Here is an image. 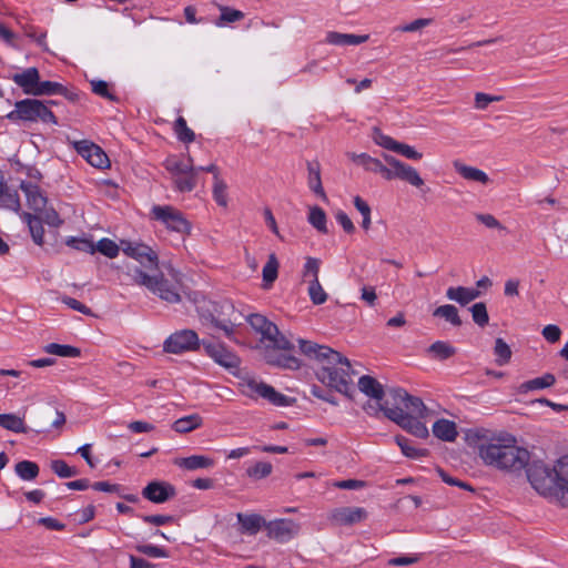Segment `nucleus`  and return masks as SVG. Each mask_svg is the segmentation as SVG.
Instances as JSON below:
<instances>
[{"label": "nucleus", "mask_w": 568, "mask_h": 568, "mask_svg": "<svg viewBox=\"0 0 568 568\" xmlns=\"http://www.w3.org/2000/svg\"><path fill=\"white\" fill-rule=\"evenodd\" d=\"M479 457L487 466L520 475L523 470L534 489L540 495H556L554 467L542 460H530L528 449L517 445L511 435L493 437L478 446Z\"/></svg>", "instance_id": "obj_1"}, {"label": "nucleus", "mask_w": 568, "mask_h": 568, "mask_svg": "<svg viewBox=\"0 0 568 568\" xmlns=\"http://www.w3.org/2000/svg\"><path fill=\"white\" fill-rule=\"evenodd\" d=\"M301 353L318 363L315 369L316 378L329 389V395L323 399L334 406L338 405L332 390H336L347 398H353L355 392L351 362L339 352L329 346L320 345L311 341L298 339Z\"/></svg>", "instance_id": "obj_2"}, {"label": "nucleus", "mask_w": 568, "mask_h": 568, "mask_svg": "<svg viewBox=\"0 0 568 568\" xmlns=\"http://www.w3.org/2000/svg\"><path fill=\"white\" fill-rule=\"evenodd\" d=\"M123 252L136 260L141 267L129 268L126 275L132 283L146 287L151 293L168 303H179L181 295L164 274L159 271V256L149 245L143 243H125Z\"/></svg>", "instance_id": "obj_3"}, {"label": "nucleus", "mask_w": 568, "mask_h": 568, "mask_svg": "<svg viewBox=\"0 0 568 568\" xmlns=\"http://www.w3.org/2000/svg\"><path fill=\"white\" fill-rule=\"evenodd\" d=\"M202 320L210 322L216 328L224 332L231 341L234 337V327L242 324L244 315L237 312L233 303L229 300L204 302L199 307Z\"/></svg>", "instance_id": "obj_4"}, {"label": "nucleus", "mask_w": 568, "mask_h": 568, "mask_svg": "<svg viewBox=\"0 0 568 568\" xmlns=\"http://www.w3.org/2000/svg\"><path fill=\"white\" fill-rule=\"evenodd\" d=\"M6 118L12 122L28 121L58 124L57 116L44 102L37 99H23L17 101L14 110L10 111Z\"/></svg>", "instance_id": "obj_5"}, {"label": "nucleus", "mask_w": 568, "mask_h": 568, "mask_svg": "<svg viewBox=\"0 0 568 568\" xmlns=\"http://www.w3.org/2000/svg\"><path fill=\"white\" fill-rule=\"evenodd\" d=\"M202 341L193 329H181L172 333L163 343V351L170 354H183L200 348Z\"/></svg>", "instance_id": "obj_6"}, {"label": "nucleus", "mask_w": 568, "mask_h": 568, "mask_svg": "<svg viewBox=\"0 0 568 568\" xmlns=\"http://www.w3.org/2000/svg\"><path fill=\"white\" fill-rule=\"evenodd\" d=\"M202 346L207 356L216 364L235 374L240 367L241 358L222 343L202 339Z\"/></svg>", "instance_id": "obj_7"}, {"label": "nucleus", "mask_w": 568, "mask_h": 568, "mask_svg": "<svg viewBox=\"0 0 568 568\" xmlns=\"http://www.w3.org/2000/svg\"><path fill=\"white\" fill-rule=\"evenodd\" d=\"M152 214L155 220L162 222L169 230L189 234L191 231V223L185 216L176 209L170 205H154Z\"/></svg>", "instance_id": "obj_8"}, {"label": "nucleus", "mask_w": 568, "mask_h": 568, "mask_svg": "<svg viewBox=\"0 0 568 568\" xmlns=\"http://www.w3.org/2000/svg\"><path fill=\"white\" fill-rule=\"evenodd\" d=\"M388 396L392 399L393 408L403 407L405 414L417 415L418 417L425 416L427 408L419 397L409 395L399 387L389 388Z\"/></svg>", "instance_id": "obj_9"}, {"label": "nucleus", "mask_w": 568, "mask_h": 568, "mask_svg": "<svg viewBox=\"0 0 568 568\" xmlns=\"http://www.w3.org/2000/svg\"><path fill=\"white\" fill-rule=\"evenodd\" d=\"M387 418L417 438H427L429 433L424 423L417 417L404 413L403 407L388 409Z\"/></svg>", "instance_id": "obj_10"}, {"label": "nucleus", "mask_w": 568, "mask_h": 568, "mask_svg": "<svg viewBox=\"0 0 568 568\" xmlns=\"http://www.w3.org/2000/svg\"><path fill=\"white\" fill-rule=\"evenodd\" d=\"M384 161L392 166V180L398 179L409 183L415 187H420L424 185V180L420 178L419 173L413 166L399 161L393 155L382 153Z\"/></svg>", "instance_id": "obj_11"}, {"label": "nucleus", "mask_w": 568, "mask_h": 568, "mask_svg": "<svg viewBox=\"0 0 568 568\" xmlns=\"http://www.w3.org/2000/svg\"><path fill=\"white\" fill-rule=\"evenodd\" d=\"M247 388L252 392L266 399L274 406L277 407H287L292 406L296 399L293 397H288L280 392H277L273 386L264 383L256 382L254 379H250L247 382Z\"/></svg>", "instance_id": "obj_12"}, {"label": "nucleus", "mask_w": 568, "mask_h": 568, "mask_svg": "<svg viewBox=\"0 0 568 568\" xmlns=\"http://www.w3.org/2000/svg\"><path fill=\"white\" fill-rule=\"evenodd\" d=\"M141 494L151 503L164 504L176 496V489L168 481L152 480L142 489Z\"/></svg>", "instance_id": "obj_13"}, {"label": "nucleus", "mask_w": 568, "mask_h": 568, "mask_svg": "<svg viewBox=\"0 0 568 568\" xmlns=\"http://www.w3.org/2000/svg\"><path fill=\"white\" fill-rule=\"evenodd\" d=\"M265 529L270 538L284 544L297 535L300 525L292 519H275L266 521Z\"/></svg>", "instance_id": "obj_14"}, {"label": "nucleus", "mask_w": 568, "mask_h": 568, "mask_svg": "<svg viewBox=\"0 0 568 568\" xmlns=\"http://www.w3.org/2000/svg\"><path fill=\"white\" fill-rule=\"evenodd\" d=\"M79 154L84 158L92 166L106 169L110 166V160L105 152L97 144L85 140L75 143Z\"/></svg>", "instance_id": "obj_15"}, {"label": "nucleus", "mask_w": 568, "mask_h": 568, "mask_svg": "<svg viewBox=\"0 0 568 568\" xmlns=\"http://www.w3.org/2000/svg\"><path fill=\"white\" fill-rule=\"evenodd\" d=\"M367 518V511L362 507H338L331 511L332 523L341 526H351Z\"/></svg>", "instance_id": "obj_16"}, {"label": "nucleus", "mask_w": 568, "mask_h": 568, "mask_svg": "<svg viewBox=\"0 0 568 568\" xmlns=\"http://www.w3.org/2000/svg\"><path fill=\"white\" fill-rule=\"evenodd\" d=\"M348 156L354 163L363 166L366 171L378 173L387 181L392 180V166L384 165L381 160L375 159L367 153H348Z\"/></svg>", "instance_id": "obj_17"}, {"label": "nucleus", "mask_w": 568, "mask_h": 568, "mask_svg": "<svg viewBox=\"0 0 568 568\" xmlns=\"http://www.w3.org/2000/svg\"><path fill=\"white\" fill-rule=\"evenodd\" d=\"M556 478V496L561 503L568 504V455L558 459L554 466Z\"/></svg>", "instance_id": "obj_18"}, {"label": "nucleus", "mask_w": 568, "mask_h": 568, "mask_svg": "<svg viewBox=\"0 0 568 568\" xmlns=\"http://www.w3.org/2000/svg\"><path fill=\"white\" fill-rule=\"evenodd\" d=\"M12 81L22 89L23 93L34 95L38 88L40 73L34 67L26 69L21 73H14L11 77Z\"/></svg>", "instance_id": "obj_19"}, {"label": "nucleus", "mask_w": 568, "mask_h": 568, "mask_svg": "<svg viewBox=\"0 0 568 568\" xmlns=\"http://www.w3.org/2000/svg\"><path fill=\"white\" fill-rule=\"evenodd\" d=\"M20 189L27 196V204L29 209L33 210L34 212H42L45 209L48 199L41 192L39 185L22 181L20 183Z\"/></svg>", "instance_id": "obj_20"}, {"label": "nucleus", "mask_w": 568, "mask_h": 568, "mask_svg": "<svg viewBox=\"0 0 568 568\" xmlns=\"http://www.w3.org/2000/svg\"><path fill=\"white\" fill-rule=\"evenodd\" d=\"M244 318L254 331L262 335V341L273 338V336L278 333V327L261 314H250L244 316Z\"/></svg>", "instance_id": "obj_21"}, {"label": "nucleus", "mask_w": 568, "mask_h": 568, "mask_svg": "<svg viewBox=\"0 0 568 568\" xmlns=\"http://www.w3.org/2000/svg\"><path fill=\"white\" fill-rule=\"evenodd\" d=\"M264 357L266 363L272 366L293 371L301 367V361L297 357L293 355L278 354L275 349H270V346L265 348Z\"/></svg>", "instance_id": "obj_22"}, {"label": "nucleus", "mask_w": 568, "mask_h": 568, "mask_svg": "<svg viewBox=\"0 0 568 568\" xmlns=\"http://www.w3.org/2000/svg\"><path fill=\"white\" fill-rule=\"evenodd\" d=\"M481 295V292L474 287L450 286L446 291V297L455 301L460 306H466Z\"/></svg>", "instance_id": "obj_23"}, {"label": "nucleus", "mask_w": 568, "mask_h": 568, "mask_svg": "<svg viewBox=\"0 0 568 568\" xmlns=\"http://www.w3.org/2000/svg\"><path fill=\"white\" fill-rule=\"evenodd\" d=\"M368 39V34H351L329 31L326 33L325 42L333 45L346 47L362 44Z\"/></svg>", "instance_id": "obj_24"}, {"label": "nucleus", "mask_w": 568, "mask_h": 568, "mask_svg": "<svg viewBox=\"0 0 568 568\" xmlns=\"http://www.w3.org/2000/svg\"><path fill=\"white\" fill-rule=\"evenodd\" d=\"M236 517L242 534L256 535L262 527L266 526V520L258 514L239 513Z\"/></svg>", "instance_id": "obj_25"}, {"label": "nucleus", "mask_w": 568, "mask_h": 568, "mask_svg": "<svg viewBox=\"0 0 568 568\" xmlns=\"http://www.w3.org/2000/svg\"><path fill=\"white\" fill-rule=\"evenodd\" d=\"M358 388L363 394L377 402H382L384 399L385 390L383 385L369 375H363L359 377Z\"/></svg>", "instance_id": "obj_26"}, {"label": "nucleus", "mask_w": 568, "mask_h": 568, "mask_svg": "<svg viewBox=\"0 0 568 568\" xmlns=\"http://www.w3.org/2000/svg\"><path fill=\"white\" fill-rule=\"evenodd\" d=\"M307 171H308V178H307V184L308 187L315 193L316 196H318L322 201L327 202V195L324 191V187L322 185V179H321V165L318 162H307Z\"/></svg>", "instance_id": "obj_27"}, {"label": "nucleus", "mask_w": 568, "mask_h": 568, "mask_svg": "<svg viewBox=\"0 0 568 568\" xmlns=\"http://www.w3.org/2000/svg\"><path fill=\"white\" fill-rule=\"evenodd\" d=\"M433 434L444 442H454L458 436L456 424L445 418H440L434 423Z\"/></svg>", "instance_id": "obj_28"}, {"label": "nucleus", "mask_w": 568, "mask_h": 568, "mask_svg": "<svg viewBox=\"0 0 568 568\" xmlns=\"http://www.w3.org/2000/svg\"><path fill=\"white\" fill-rule=\"evenodd\" d=\"M164 166L169 172L176 176L195 172L193 159L190 155L185 161L175 155L170 156L165 160Z\"/></svg>", "instance_id": "obj_29"}, {"label": "nucleus", "mask_w": 568, "mask_h": 568, "mask_svg": "<svg viewBox=\"0 0 568 568\" xmlns=\"http://www.w3.org/2000/svg\"><path fill=\"white\" fill-rule=\"evenodd\" d=\"M454 169L465 180L478 182L481 184H487L490 181L489 176L484 171L474 166L466 165L459 161L454 162Z\"/></svg>", "instance_id": "obj_30"}, {"label": "nucleus", "mask_w": 568, "mask_h": 568, "mask_svg": "<svg viewBox=\"0 0 568 568\" xmlns=\"http://www.w3.org/2000/svg\"><path fill=\"white\" fill-rule=\"evenodd\" d=\"M426 353L433 359L443 362L453 357L457 353V349L448 342L436 341L428 346Z\"/></svg>", "instance_id": "obj_31"}, {"label": "nucleus", "mask_w": 568, "mask_h": 568, "mask_svg": "<svg viewBox=\"0 0 568 568\" xmlns=\"http://www.w3.org/2000/svg\"><path fill=\"white\" fill-rule=\"evenodd\" d=\"M556 383V377L551 373H546L542 376L529 379L519 385L518 392L526 394L531 390L544 389L552 386Z\"/></svg>", "instance_id": "obj_32"}, {"label": "nucleus", "mask_w": 568, "mask_h": 568, "mask_svg": "<svg viewBox=\"0 0 568 568\" xmlns=\"http://www.w3.org/2000/svg\"><path fill=\"white\" fill-rule=\"evenodd\" d=\"M0 207L14 212H19L21 207L18 191L11 190L6 182L0 185Z\"/></svg>", "instance_id": "obj_33"}, {"label": "nucleus", "mask_w": 568, "mask_h": 568, "mask_svg": "<svg viewBox=\"0 0 568 568\" xmlns=\"http://www.w3.org/2000/svg\"><path fill=\"white\" fill-rule=\"evenodd\" d=\"M175 465L187 470H195L200 468H210L214 465V460L202 455H192L189 457L175 460Z\"/></svg>", "instance_id": "obj_34"}, {"label": "nucleus", "mask_w": 568, "mask_h": 568, "mask_svg": "<svg viewBox=\"0 0 568 568\" xmlns=\"http://www.w3.org/2000/svg\"><path fill=\"white\" fill-rule=\"evenodd\" d=\"M433 316L444 318L446 322L456 327H459L463 324V321L458 314V310L453 304H445L436 307L433 312Z\"/></svg>", "instance_id": "obj_35"}, {"label": "nucleus", "mask_w": 568, "mask_h": 568, "mask_svg": "<svg viewBox=\"0 0 568 568\" xmlns=\"http://www.w3.org/2000/svg\"><path fill=\"white\" fill-rule=\"evenodd\" d=\"M307 221L320 233H328L326 213L322 207L317 205L310 207Z\"/></svg>", "instance_id": "obj_36"}, {"label": "nucleus", "mask_w": 568, "mask_h": 568, "mask_svg": "<svg viewBox=\"0 0 568 568\" xmlns=\"http://www.w3.org/2000/svg\"><path fill=\"white\" fill-rule=\"evenodd\" d=\"M202 422V417L199 414H192L176 419L172 424V428L176 433L185 434L199 428Z\"/></svg>", "instance_id": "obj_37"}, {"label": "nucleus", "mask_w": 568, "mask_h": 568, "mask_svg": "<svg viewBox=\"0 0 568 568\" xmlns=\"http://www.w3.org/2000/svg\"><path fill=\"white\" fill-rule=\"evenodd\" d=\"M395 442L399 446L403 455H405L408 458L419 459L429 454L428 449H426V448H416V447L412 446L410 440L403 435H397L395 437Z\"/></svg>", "instance_id": "obj_38"}, {"label": "nucleus", "mask_w": 568, "mask_h": 568, "mask_svg": "<svg viewBox=\"0 0 568 568\" xmlns=\"http://www.w3.org/2000/svg\"><path fill=\"white\" fill-rule=\"evenodd\" d=\"M14 471L22 480L30 481L38 477L40 468L34 462L21 460L16 464Z\"/></svg>", "instance_id": "obj_39"}, {"label": "nucleus", "mask_w": 568, "mask_h": 568, "mask_svg": "<svg viewBox=\"0 0 568 568\" xmlns=\"http://www.w3.org/2000/svg\"><path fill=\"white\" fill-rule=\"evenodd\" d=\"M0 426L14 433H28V427L21 417L14 414H0Z\"/></svg>", "instance_id": "obj_40"}, {"label": "nucleus", "mask_w": 568, "mask_h": 568, "mask_svg": "<svg viewBox=\"0 0 568 568\" xmlns=\"http://www.w3.org/2000/svg\"><path fill=\"white\" fill-rule=\"evenodd\" d=\"M23 219L29 225L33 242L38 245H42L44 235L42 220L27 212L23 213Z\"/></svg>", "instance_id": "obj_41"}, {"label": "nucleus", "mask_w": 568, "mask_h": 568, "mask_svg": "<svg viewBox=\"0 0 568 568\" xmlns=\"http://www.w3.org/2000/svg\"><path fill=\"white\" fill-rule=\"evenodd\" d=\"M217 7L221 11L220 17L215 20V26L217 27H224L227 23L237 22L244 19V13L237 9L221 4Z\"/></svg>", "instance_id": "obj_42"}, {"label": "nucleus", "mask_w": 568, "mask_h": 568, "mask_svg": "<svg viewBox=\"0 0 568 568\" xmlns=\"http://www.w3.org/2000/svg\"><path fill=\"white\" fill-rule=\"evenodd\" d=\"M43 349L48 354L61 357H78L81 354V351L78 347L71 345H62L58 343H50L45 345Z\"/></svg>", "instance_id": "obj_43"}, {"label": "nucleus", "mask_w": 568, "mask_h": 568, "mask_svg": "<svg viewBox=\"0 0 568 568\" xmlns=\"http://www.w3.org/2000/svg\"><path fill=\"white\" fill-rule=\"evenodd\" d=\"M494 354L496 364L503 366L509 363L513 353L509 345L501 337H498L495 341Z\"/></svg>", "instance_id": "obj_44"}, {"label": "nucleus", "mask_w": 568, "mask_h": 568, "mask_svg": "<svg viewBox=\"0 0 568 568\" xmlns=\"http://www.w3.org/2000/svg\"><path fill=\"white\" fill-rule=\"evenodd\" d=\"M173 130L179 141L183 143H191L195 140V133L187 126L183 116H179L175 120Z\"/></svg>", "instance_id": "obj_45"}, {"label": "nucleus", "mask_w": 568, "mask_h": 568, "mask_svg": "<svg viewBox=\"0 0 568 568\" xmlns=\"http://www.w3.org/2000/svg\"><path fill=\"white\" fill-rule=\"evenodd\" d=\"M135 550L142 555H145L151 558H169L170 552L160 546H155L152 544H138L135 545Z\"/></svg>", "instance_id": "obj_46"}, {"label": "nucleus", "mask_w": 568, "mask_h": 568, "mask_svg": "<svg viewBox=\"0 0 568 568\" xmlns=\"http://www.w3.org/2000/svg\"><path fill=\"white\" fill-rule=\"evenodd\" d=\"M372 139L377 145H379L386 150L393 151V152H395V150L397 148L396 145H398V143H399L396 140H394L393 138L384 134L378 126H374L372 129Z\"/></svg>", "instance_id": "obj_47"}, {"label": "nucleus", "mask_w": 568, "mask_h": 568, "mask_svg": "<svg viewBox=\"0 0 568 568\" xmlns=\"http://www.w3.org/2000/svg\"><path fill=\"white\" fill-rule=\"evenodd\" d=\"M51 470L60 478H71L79 474L75 467L69 466L63 459H54L50 464Z\"/></svg>", "instance_id": "obj_48"}, {"label": "nucleus", "mask_w": 568, "mask_h": 568, "mask_svg": "<svg viewBox=\"0 0 568 568\" xmlns=\"http://www.w3.org/2000/svg\"><path fill=\"white\" fill-rule=\"evenodd\" d=\"M471 317L479 327H485L489 322L487 306L484 302L475 303L470 308Z\"/></svg>", "instance_id": "obj_49"}, {"label": "nucleus", "mask_w": 568, "mask_h": 568, "mask_svg": "<svg viewBox=\"0 0 568 568\" xmlns=\"http://www.w3.org/2000/svg\"><path fill=\"white\" fill-rule=\"evenodd\" d=\"M226 190H227L226 183L223 180H221L220 176H217L215 174L214 184H213V199L220 206H223V207L227 206Z\"/></svg>", "instance_id": "obj_50"}, {"label": "nucleus", "mask_w": 568, "mask_h": 568, "mask_svg": "<svg viewBox=\"0 0 568 568\" xmlns=\"http://www.w3.org/2000/svg\"><path fill=\"white\" fill-rule=\"evenodd\" d=\"M97 251L109 258H114L119 254V246L114 241L103 237L94 244V253Z\"/></svg>", "instance_id": "obj_51"}, {"label": "nucleus", "mask_w": 568, "mask_h": 568, "mask_svg": "<svg viewBox=\"0 0 568 568\" xmlns=\"http://www.w3.org/2000/svg\"><path fill=\"white\" fill-rule=\"evenodd\" d=\"M277 274L278 261L275 254H271L262 271L263 281L267 284H272L277 278Z\"/></svg>", "instance_id": "obj_52"}, {"label": "nucleus", "mask_w": 568, "mask_h": 568, "mask_svg": "<svg viewBox=\"0 0 568 568\" xmlns=\"http://www.w3.org/2000/svg\"><path fill=\"white\" fill-rule=\"evenodd\" d=\"M65 244L77 251L87 252L90 254L94 253V243L87 237H68Z\"/></svg>", "instance_id": "obj_53"}, {"label": "nucleus", "mask_w": 568, "mask_h": 568, "mask_svg": "<svg viewBox=\"0 0 568 568\" xmlns=\"http://www.w3.org/2000/svg\"><path fill=\"white\" fill-rule=\"evenodd\" d=\"M308 295L313 304L322 305L327 301V294L322 287L320 281H310Z\"/></svg>", "instance_id": "obj_54"}, {"label": "nucleus", "mask_w": 568, "mask_h": 568, "mask_svg": "<svg viewBox=\"0 0 568 568\" xmlns=\"http://www.w3.org/2000/svg\"><path fill=\"white\" fill-rule=\"evenodd\" d=\"M272 464L267 462H257L254 466L246 469L248 477L254 479H262L272 473Z\"/></svg>", "instance_id": "obj_55"}, {"label": "nucleus", "mask_w": 568, "mask_h": 568, "mask_svg": "<svg viewBox=\"0 0 568 568\" xmlns=\"http://www.w3.org/2000/svg\"><path fill=\"white\" fill-rule=\"evenodd\" d=\"M91 87H92V92L95 93L97 95H100V97H102L106 100L113 101V102L119 101V98L109 90V84L106 81L93 80V81H91Z\"/></svg>", "instance_id": "obj_56"}, {"label": "nucleus", "mask_w": 568, "mask_h": 568, "mask_svg": "<svg viewBox=\"0 0 568 568\" xmlns=\"http://www.w3.org/2000/svg\"><path fill=\"white\" fill-rule=\"evenodd\" d=\"M321 261L316 257H306V262L304 264L303 277L310 278V281H318V272H320Z\"/></svg>", "instance_id": "obj_57"}, {"label": "nucleus", "mask_w": 568, "mask_h": 568, "mask_svg": "<svg viewBox=\"0 0 568 568\" xmlns=\"http://www.w3.org/2000/svg\"><path fill=\"white\" fill-rule=\"evenodd\" d=\"M174 183L179 191L191 192L196 186L195 172L176 176Z\"/></svg>", "instance_id": "obj_58"}, {"label": "nucleus", "mask_w": 568, "mask_h": 568, "mask_svg": "<svg viewBox=\"0 0 568 568\" xmlns=\"http://www.w3.org/2000/svg\"><path fill=\"white\" fill-rule=\"evenodd\" d=\"M59 91H62V84L53 81H40L38 88L36 89L34 95H53L58 94Z\"/></svg>", "instance_id": "obj_59"}, {"label": "nucleus", "mask_w": 568, "mask_h": 568, "mask_svg": "<svg viewBox=\"0 0 568 568\" xmlns=\"http://www.w3.org/2000/svg\"><path fill=\"white\" fill-rule=\"evenodd\" d=\"M272 345L270 346V349L275 351H292L294 349L293 343L287 339L280 331L276 335L273 336V338H266Z\"/></svg>", "instance_id": "obj_60"}, {"label": "nucleus", "mask_w": 568, "mask_h": 568, "mask_svg": "<svg viewBox=\"0 0 568 568\" xmlns=\"http://www.w3.org/2000/svg\"><path fill=\"white\" fill-rule=\"evenodd\" d=\"M363 408L369 416H377L382 412L386 418H387L386 410L394 409L392 406V399H386L384 403L377 402V400H376V404L368 403L367 405H364Z\"/></svg>", "instance_id": "obj_61"}, {"label": "nucleus", "mask_w": 568, "mask_h": 568, "mask_svg": "<svg viewBox=\"0 0 568 568\" xmlns=\"http://www.w3.org/2000/svg\"><path fill=\"white\" fill-rule=\"evenodd\" d=\"M140 518L145 523L154 526H163L175 520L174 516L171 515H142Z\"/></svg>", "instance_id": "obj_62"}, {"label": "nucleus", "mask_w": 568, "mask_h": 568, "mask_svg": "<svg viewBox=\"0 0 568 568\" xmlns=\"http://www.w3.org/2000/svg\"><path fill=\"white\" fill-rule=\"evenodd\" d=\"M61 302L69 306L71 310L78 311L84 315H92L91 308L73 297L64 295L61 297Z\"/></svg>", "instance_id": "obj_63"}, {"label": "nucleus", "mask_w": 568, "mask_h": 568, "mask_svg": "<svg viewBox=\"0 0 568 568\" xmlns=\"http://www.w3.org/2000/svg\"><path fill=\"white\" fill-rule=\"evenodd\" d=\"M395 152L409 159V160H420L423 158V154L418 151H416L413 146L405 144V143H398L396 145Z\"/></svg>", "instance_id": "obj_64"}]
</instances>
